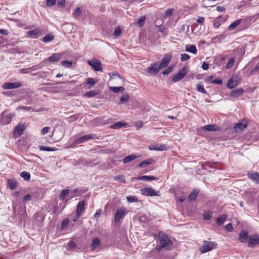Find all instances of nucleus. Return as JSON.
Here are the masks:
<instances>
[{
    "mask_svg": "<svg viewBox=\"0 0 259 259\" xmlns=\"http://www.w3.org/2000/svg\"><path fill=\"white\" fill-rule=\"evenodd\" d=\"M159 240L162 248L168 249L172 244L169 237L166 234H159Z\"/></svg>",
    "mask_w": 259,
    "mask_h": 259,
    "instance_id": "nucleus-1",
    "label": "nucleus"
},
{
    "mask_svg": "<svg viewBox=\"0 0 259 259\" xmlns=\"http://www.w3.org/2000/svg\"><path fill=\"white\" fill-rule=\"evenodd\" d=\"M142 195L146 196H159L160 193L159 191H155L153 189L150 187H146L141 190Z\"/></svg>",
    "mask_w": 259,
    "mask_h": 259,
    "instance_id": "nucleus-2",
    "label": "nucleus"
},
{
    "mask_svg": "<svg viewBox=\"0 0 259 259\" xmlns=\"http://www.w3.org/2000/svg\"><path fill=\"white\" fill-rule=\"evenodd\" d=\"M98 139L97 135L95 134H90L88 135H85L83 136L77 138L75 141L76 144H81L87 141H88L92 139Z\"/></svg>",
    "mask_w": 259,
    "mask_h": 259,
    "instance_id": "nucleus-3",
    "label": "nucleus"
},
{
    "mask_svg": "<svg viewBox=\"0 0 259 259\" xmlns=\"http://www.w3.org/2000/svg\"><path fill=\"white\" fill-rule=\"evenodd\" d=\"M187 73V69L186 67H183L172 78V81L177 82L183 78Z\"/></svg>",
    "mask_w": 259,
    "mask_h": 259,
    "instance_id": "nucleus-4",
    "label": "nucleus"
},
{
    "mask_svg": "<svg viewBox=\"0 0 259 259\" xmlns=\"http://www.w3.org/2000/svg\"><path fill=\"white\" fill-rule=\"evenodd\" d=\"M126 209L124 208H118L116 211L114 216V221L115 223L119 222L125 214Z\"/></svg>",
    "mask_w": 259,
    "mask_h": 259,
    "instance_id": "nucleus-5",
    "label": "nucleus"
},
{
    "mask_svg": "<svg viewBox=\"0 0 259 259\" xmlns=\"http://www.w3.org/2000/svg\"><path fill=\"white\" fill-rule=\"evenodd\" d=\"M259 243V235H250L248 239V246L249 247H253Z\"/></svg>",
    "mask_w": 259,
    "mask_h": 259,
    "instance_id": "nucleus-6",
    "label": "nucleus"
},
{
    "mask_svg": "<svg viewBox=\"0 0 259 259\" xmlns=\"http://www.w3.org/2000/svg\"><path fill=\"white\" fill-rule=\"evenodd\" d=\"M214 244L212 242L204 241L203 245L200 247V250L202 253H205L210 251L213 248Z\"/></svg>",
    "mask_w": 259,
    "mask_h": 259,
    "instance_id": "nucleus-7",
    "label": "nucleus"
},
{
    "mask_svg": "<svg viewBox=\"0 0 259 259\" xmlns=\"http://www.w3.org/2000/svg\"><path fill=\"white\" fill-rule=\"evenodd\" d=\"M22 83L20 81L14 82H6L3 85V89L9 90L17 89L21 87Z\"/></svg>",
    "mask_w": 259,
    "mask_h": 259,
    "instance_id": "nucleus-8",
    "label": "nucleus"
},
{
    "mask_svg": "<svg viewBox=\"0 0 259 259\" xmlns=\"http://www.w3.org/2000/svg\"><path fill=\"white\" fill-rule=\"evenodd\" d=\"M248 125V123L245 120H242V121L236 123L234 128L236 132H240L245 129Z\"/></svg>",
    "mask_w": 259,
    "mask_h": 259,
    "instance_id": "nucleus-9",
    "label": "nucleus"
},
{
    "mask_svg": "<svg viewBox=\"0 0 259 259\" xmlns=\"http://www.w3.org/2000/svg\"><path fill=\"white\" fill-rule=\"evenodd\" d=\"M171 58V55L170 54H166L162 58L160 63L159 64L160 67L163 68L166 67L168 64Z\"/></svg>",
    "mask_w": 259,
    "mask_h": 259,
    "instance_id": "nucleus-10",
    "label": "nucleus"
},
{
    "mask_svg": "<svg viewBox=\"0 0 259 259\" xmlns=\"http://www.w3.org/2000/svg\"><path fill=\"white\" fill-rule=\"evenodd\" d=\"M167 147L164 144H153L149 146V149L154 151L166 150Z\"/></svg>",
    "mask_w": 259,
    "mask_h": 259,
    "instance_id": "nucleus-11",
    "label": "nucleus"
},
{
    "mask_svg": "<svg viewBox=\"0 0 259 259\" xmlns=\"http://www.w3.org/2000/svg\"><path fill=\"white\" fill-rule=\"evenodd\" d=\"M88 64L92 66L96 71H99L102 70L101 63L94 60H91L88 61Z\"/></svg>",
    "mask_w": 259,
    "mask_h": 259,
    "instance_id": "nucleus-12",
    "label": "nucleus"
},
{
    "mask_svg": "<svg viewBox=\"0 0 259 259\" xmlns=\"http://www.w3.org/2000/svg\"><path fill=\"white\" fill-rule=\"evenodd\" d=\"M84 211V202L83 201H80L77 205L76 208V217L77 219H78L81 215V214Z\"/></svg>",
    "mask_w": 259,
    "mask_h": 259,
    "instance_id": "nucleus-13",
    "label": "nucleus"
},
{
    "mask_svg": "<svg viewBox=\"0 0 259 259\" xmlns=\"http://www.w3.org/2000/svg\"><path fill=\"white\" fill-rule=\"evenodd\" d=\"M160 69V66L157 63H155L148 69V72L150 74H156Z\"/></svg>",
    "mask_w": 259,
    "mask_h": 259,
    "instance_id": "nucleus-14",
    "label": "nucleus"
},
{
    "mask_svg": "<svg viewBox=\"0 0 259 259\" xmlns=\"http://www.w3.org/2000/svg\"><path fill=\"white\" fill-rule=\"evenodd\" d=\"M248 233L246 231L243 230L241 231L239 234V237L238 238V240L242 243L246 242L247 239H249Z\"/></svg>",
    "mask_w": 259,
    "mask_h": 259,
    "instance_id": "nucleus-15",
    "label": "nucleus"
},
{
    "mask_svg": "<svg viewBox=\"0 0 259 259\" xmlns=\"http://www.w3.org/2000/svg\"><path fill=\"white\" fill-rule=\"evenodd\" d=\"M24 130V126L21 124H19L17 125L15 129L14 135L16 136L17 137H20L22 134Z\"/></svg>",
    "mask_w": 259,
    "mask_h": 259,
    "instance_id": "nucleus-16",
    "label": "nucleus"
},
{
    "mask_svg": "<svg viewBox=\"0 0 259 259\" xmlns=\"http://www.w3.org/2000/svg\"><path fill=\"white\" fill-rule=\"evenodd\" d=\"M247 176L249 179L257 184H259V174L256 172H248Z\"/></svg>",
    "mask_w": 259,
    "mask_h": 259,
    "instance_id": "nucleus-17",
    "label": "nucleus"
},
{
    "mask_svg": "<svg viewBox=\"0 0 259 259\" xmlns=\"http://www.w3.org/2000/svg\"><path fill=\"white\" fill-rule=\"evenodd\" d=\"M243 93V90L241 88H239L233 90L230 93V96L232 98H237L241 96Z\"/></svg>",
    "mask_w": 259,
    "mask_h": 259,
    "instance_id": "nucleus-18",
    "label": "nucleus"
},
{
    "mask_svg": "<svg viewBox=\"0 0 259 259\" xmlns=\"http://www.w3.org/2000/svg\"><path fill=\"white\" fill-rule=\"evenodd\" d=\"M199 193V190L197 189L194 190L191 193L189 194L188 200L189 202H192L196 200L198 194Z\"/></svg>",
    "mask_w": 259,
    "mask_h": 259,
    "instance_id": "nucleus-19",
    "label": "nucleus"
},
{
    "mask_svg": "<svg viewBox=\"0 0 259 259\" xmlns=\"http://www.w3.org/2000/svg\"><path fill=\"white\" fill-rule=\"evenodd\" d=\"M62 57L61 54L54 53L49 58V61L50 62L54 63L59 61Z\"/></svg>",
    "mask_w": 259,
    "mask_h": 259,
    "instance_id": "nucleus-20",
    "label": "nucleus"
},
{
    "mask_svg": "<svg viewBox=\"0 0 259 259\" xmlns=\"http://www.w3.org/2000/svg\"><path fill=\"white\" fill-rule=\"evenodd\" d=\"M238 85L236 78H231L227 82V87L229 89H233Z\"/></svg>",
    "mask_w": 259,
    "mask_h": 259,
    "instance_id": "nucleus-21",
    "label": "nucleus"
},
{
    "mask_svg": "<svg viewBox=\"0 0 259 259\" xmlns=\"http://www.w3.org/2000/svg\"><path fill=\"white\" fill-rule=\"evenodd\" d=\"M41 31L39 28H36L28 32V35L32 38H37V36L41 33Z\"/></svg>",
    "mask_w": 259,
    "mask_h": 259,
    "instance_id": "nucleus-22",
    "label": "nucleus"
},
{
    "mask_svg": "<svg viewBox=\"0 0 259 259\" xmlns=\"http://www.w3.org/2000/svg\"><path fill=\"white\" fill-rule=\"evenodd\" d=\"M100 240L98 238H95L92 240L91 246L92 250H94L98 248L100 246Z\"/></svg>",
    "mask_w": 259,
    "mask_h": 259,
    "instance_id": "nucleus-23",
    "label": "nucleus"
},
{
    "mask_svg": "<svg viewBox=\"0 0 259 259\" xmlns=\"http://www.w3.org/2000/svg\"><path fill=\"white\" fill-rule=\"evenodd\" d=\"M185 50L186 52L192 53L193 54H196L197 52L196 47L194 45H186Z\"/></svg>",
    "mask_w": 259,
    "mask_h": 259,
    "instance_id": "nucleus-24",
    "label": "nucleus"
},
{
    "mask_svg": "<svg viewBox=\"0 0 259 259\" xmlns=\"http://www.w3.org/2000/svg\"><path fill=\"white\" fill-rule=\"evenodd\" d=\"M157 178L154 176H143L139 177L137 178V180H142L145 181H150L152 180H155Z\"/></svg>",
    "mask_w": 259,
    "mask_h": 259,
    "instance_id": "nucleus-25",
    "label": "nucleus"
},
{
    "mask_svg": "<svg viewBox=\"0 0 259 259\" xmlns=\"http://www.w3.org/2000/svg\"><path fill=\"white\" fill-rule=\"evenodd\" d=\"M8 185L9 187L12 190L15 189L17 186V182L15 179L8 180Z\"/></svg>",
    "mask_w": 259,
    "mask_h": 259,
    "instance_id": "nucleus-26",
    "label": "nucleus"
},
{
    "mask_svg": "<svg viewBox=\"0 0 259 259\" xmlns=\"http://www.w3.org/2000/svg\"><path fill=\"white\" fill-rule=\"evenodd\" d=\"M14 116L13 114H10L7 116H4L2 119L3 123L5 124L10 123Z\"/></svg>",
    "mask_w": 259,
    "mask_h": 259,
    "instance_id": "nucleus-27",
    "label": "nucleus"
},
{
    "mask_svg": "<svg viewBox=\"0 0 259 259\" xmlns=\"http://www.w3.org/2000/svg\"><path fill=\"white\" fill-rule=\"evenodd\" d=\"M125 125H126L125 123L123 122L122 121H118V122H117L112 124L110 126V128H112V129H119V128L122 127L123 126H124Z\"/></svg>",
    "mask_w": 259,
    "mask_h": 259,
    "instance_id": "nucleus-28",
    "label": "nucleus"
},
{
    "mask_svg": "<svg viewBox=\"0 0 259 259\" xmlns=\"http://www.w3.org/2000/svg\"><path fill=\"white\" fill-rule=\"evenodd\" d=\"M129 98L130 96L128 94H124L122 95L120 99L119 104H126L128 102Z\"/></svg>",
    "mask_w": 259,
    "mask_h": 259,
    "instance_id": "nucleus-29",
    "label": "nucleus"
},
{
    "mask_svg": "<svg viewBox=\"0 0 259 259\" xmlns=\"http://www.w3.org/2000/svg\"><path fill=\"white\" fill-rule=\"evenodd\" d=\"M227 218L226 215H222L220 217H218L216 219V224L218 226H221L223 224L225 221L226 220Z\"/></svg>",
    "mask_w": 259,
    "mask_h": 259,
    "instance_id": "nucleus-30",
    "label": "nucleus"
},
{
    "mask_svg": "<svg viewBox=\"0 0 259 259\" xmlns=\"http://www.w3.org/2000/svg\"><path fill=\"white\" fill-rule=\"evenodd\" d=\"M203 130L208 131H215L217 130V126L213 124H208L202 127Z\"/></svg>",
    "mask_w": 259,
    "mask_h": 259,
    "instance_id": "nucleus-31",
    "label": "nucleus"
},
{
    "mask_svg": "<svg viewBox=\"0 0 259 259\" xmlns=\"http://www.w3.org/2000/svg\"><path fill=\"white\" fill-rule=\"evenodd\" d=\"M137 158V156L134 154H131L125 157L123 159V162L125 163H128L130 161H132L135 159Z\"/></svg>",
    "mask_w": 259,
    "mask_h": 259,
    "instance_id": "nucleus-32",
    "label": "nucleus"
},
{
    "mask_svg": "<svg viewBox=\"0 0 259 259\" xmlns=\"http://www.w3.org/2000/svg\"><path fill=\"white\" fill-rule=\"evenodd\" d=\"M241 22V20L240 19H238L234 22H233L232 24H231L229 27L228 29L229 30H233L235 27H236Z\"/></svg>",
    "mask_w": 259,
    "mask_h": 259,
    "instance_id": "nucleus-33",
    "label": "nucleus"
},
{
    "mask_svg": "<svg viewBox=\"0 0 259 259\" xmlns=\"http://www.w3.org/2000/svg\"><path fill=\"white\" fill-rule=\"evenodd\" d=\"M109 89L114 93L122 92L124 91V88L122 87H112Z\"/></svg>",
    "mask_w": 259,
    "mask_h": 259,
    "instance_id": "nucleus-34",
    "label": "nucleus"
},
{
    "mask_svg": "<svg viewBox=\"0 0 259 259\" xmlns=\"http://www.w3.org/2000/svg\"><path fill=\"white\" fill-rule=\"evenodd\" d=\"M196 89L198 92L202 93L203 94H206L207 91L204 89L203 85L202 83H198L196 85Z\"/></svg>",
    "mask_w": 259,
    "mask_h": 259,
    "instance_id": "nucleus-35",
    "label": "nucleus"
},
{
    "mask_svg": "<svg viewBox=\"0 0 259 259\" xmlns=\"http://www.w3.org/2000/svg\"><path fill=\"white\" fill-rule=\"evenodd\" d=\"M20 176L26 181H29L30 179V174L29 172L23 171L20 174Z\"/></svg>",
    "mask_w": 259,
    "mask_h": 259,
    "instance_id": "nucleus-36",
    "label": "nucleus"
},
{
    "mask_svg": "<svg viewBox=\"0 0 259 259\" xmlns=\"http://www.w3.org/2000/svg\"><path fill=\"white\" fill-rule=\"evenodd\" d=\"M98 94V93L96 91H91L86 92L84 94V96L89 98H91L96 96Z\"/></svg>",
    "mask_w": 259,
    "mask_h": 259,
    "instance_id": "nucleus-37",
    "label": "nucleus"
},
{
    "mask_svg": "<svg viewBox=\"0 0 259 259\" xmlns=\"http://www.w3.org/2000/svg\"><path fill=\"white\" fill-rule=\"evenodd\" d=\"M152 161V159H149L148 160H144L142 161L140 164L138 165L139 167H143L147 166L148 165L151 163Z\"/></svg>",
    "mask_w": 259,
    "mask_h": 259,
    "instance_id": "nucleus-38",
    "label": "nucleus"
},
{
    "mask_svg": "<svg viewBox=\"0 0 259 259\" xmlns=\"http://www.w3.org/2000/svg\"><path fill=\"white\" fill-rule=\"evenodd\" d=\"M69 190L67 189H63L60 195V199L63 200L65 199V197L68 195Z\"/></svg>",
    "mask_w": 259,
    "mask_h": 259,
    "instance_id": "nucleus-39",
    "label": "nucleus"
},
{
    "mask_svg": "<svg viewBox=\"0 0 259 259\" xmlns=\"http://www.w3.org/2000/svg\"><path fill=\"white\" fill-rule=\"evenodd\" d=\"M146 20V17L145 16H141L139 19V21H138L137 23V25L138 27H142L144 25L145 22Z\"/></svg>",
    "mask_w": 259,
    "mask_h": 259,
    "instance_id": "nucleus-40",
    "label": "nucleus"
},
{
    "mask_svg": "<svg viewBox=\"0 0 259 259\" xmlns=\"http://www.w3.org/2000/svg\"><path fill=\"white\" fill-rule=\"evenodd\" d=\"M54 39V37L51 34H47L45 36L42 38V41L44 42H48L52 41Z\"/></svg>",
    "mask_w": 259,
    "mask_h": 259,
    "instance_id": "nucleus-41",
    "label": "nucleus"
},
{
    "mask_svg": "<svg viewBox=\"0 0 259 259\" xmlns=\"http://www.w3.org/2000/svg\"><path fill=\"white\" fill-rule=\"evenodd\" d=\"M173 13V9H167L164 15V18L165 19L169 18Z\"/></svg>",
    "mask_w": 259,
    "mask_h": 259,
    "instance_id": "nucleus-42",
    "label": "nucleus"
},
{
    "mask_svg": "<svg viewBox=\"0 0 259 259\" xmlns=\"http://www.w3.org/2000/svg\"><path fill=\"white\" fill-rule=\"evenodd\" d=\"M115 181H120L122 183H125V177L122 175H118L114 178Z\"/></svg>",
    "mask_w": 259,
    "mask_h": 259,
    "instance_id": "nucleus-43",
    "label": "nucleus"
},
{
    "mask_svg": "<svg viewBox=\"0 0 259 259\" xmlns=\"http://www.w3.org/2000/svg\"><path fill=\"white\" fill-rule=\"evenodd\" d=\"M127 201L130 202H137L138 201V198L136 196H131L126 197Z\"/></svg>",
    "mask_w": 259,
    "mask_h": 259,
    "instance_id": "nucleus-44",
    "label": "nucleus"
},
{
    "mask_svg": "<svg viewBox=\"0 0 259 259\" xmlns=\"http://www.w3.org/2000/svg\"><path fill=\"white\" fill-rule=\"evenodd\" d=\"M121 33V30L119 27H116L114 30V35L115 37H118Z\"/></svg>",
    "mask_w": 259,
    "mask_h": 259,
    "instance_id": "nucleus-45",
    "label": "nucleus"
},
{
    "mask_svg": "<svg viewBox=\"0 0 259 259\" xmlns=\"http://www.w3.org/2000/svg\"><path fill=\"white\" fill-rule=\"evenodd\" d=\"M235 62V59L234 58H231L226 64V67L227 69L231 68Z\"/></svg>",
    "mask_w": 259,
    "mask_h": 259,
    "instance_id": "nucleus-46",
    "label": "nucleus"
},
{
    "mask_svg": "<svg viewBox=\"0 0 259 259\" xmlns=\"http://www.w3.org/2000/svg\"><path fill=\"white\" fill-rule=\"evenodd\" d=\"M39 150L41 151H54L56 150L55 148L47 147L44 146H41L39 147Z\"/></svg>",
    "mask_w": 259,
    "mask_h": 259,
    "instance_id": "nucleus-47",
    "label": "nucleus"
},
{
    "mask_svg": "<svg viewBox=\"0 0 259 259\" xmlns=\"http://www.w3.org/2000/svg\"><path fill=\"white\" fill-rule=\"evenodd\" d=\"M69 224V220L68 219H64L61 225V230H64L65 229L66 227Z\"/></svg>",
    "mask_w": 259,
    "mask_h": 259,
    "instance_id": "nucleus-48",
    "label": "nucleus"
},
{
    "mask_svg": "<svg viewBox=\"0 0 259 259\" xmlns=\"http://www.w3.org/2000/svg\"><path fill=\"white\" fill-rule=\"evenodd\" d=\"M72 64V61H63L61 62V65L65 67H70Z\"/></svg>",
    "mask_w": 259,
    "mask_h": 259,
    "instance_id": "nucleus-49",
    "label": "nucleus"
},
{
    "mask_svg": "<svg viewBox=\"0 0 259 259\" xmlns=\"http://www.w3.org/2000/svg\"><path fill=\"white\" fill-rule=\"evenodd\" d=\"M81 12L79 8H77L73 14L74 17H78L81 15Z\"/></svg>",
    "mask_w": 259,
    "mask_h": 259,
    "instance_id": "nucleus-50",
    "label": "nucleus"
},
{
    "mask_svg": "<svg viewBox=\"0 0 259 259\" xmlns=\"http://www.w3.org/2000/svg\"><path fill=\"white\" fill-rule=\"evenodd\" d=\"M181 56V60L182 61H186L190 58V56L187 54H182Z\"/></svg>",
    "mask_w": 259,
    "mask_h": 259,
    "instance_id": "nucleus-51",
    "label": "nucleus"
},
{
    "mask_svg": "<svg viewBox=\"0 0 259 259\" xmlns=\"http://www.w3.org/2000/svg\"><path fill=\"white\" fill-rule=\"evenodd\" d=\"M56 3V0H47L46 5L48 7H52Z\"/></svg>",
    "mask_w": 259,
    "mask_h": 259,
    "instance_id": "nucleus-52",
    "label": "nucleus"
},
{
    "mask_svg": "<svg viewBox=\"0 0 259 259\" xmlns=\"http://www.w3.org/2000/svg\"><path fill=\"white\" fill-rule=\"evenodd\" d=\"M67 246L70 249H75L76 248V244L75 243L71 240L67 244Z\"/></svg>",
    "mask_w": 259,
    "mask_h": 259,
    "instance_id": "nucleus-53",
    "label": "nucleus"
},
{
    "mask_svg": "<svg viewBox=\"0 0 259 259\" xmlns=\"http://www.w3.org/2000/svg\"><path fill=\"white\" fill-rule=\"evenodd\" d=\"M172 68H173L172 66H169L167 68L163 71L162 74L164 75H168L170 72H171Z\"/></svg>",
    "mask_w": 259,
    "mask_h": 259,
    "instance_id": "nucleus-54",
    "label": "nucleus"
},
{
    "mask_svg": "<svg viewBox=\"0 0 259 259\" xmlns=\"http://www.w3.org/2000/svg\"><path fill=\"white\" fill-rule=\"evenodd\" d=\"M212 216V212H209L203 214V219L205 220H209Z\"/></svg>",
    "mask_w": 259,
    "mask_h": 259,
    "instance_id": "nucleus-55",
    "label": "nucleus"
},
{
    "mask_svg": "<svg viewBox=\"0 0 259 259\" xmlns=\"http://www.w3.org/2000/svg\"><path fill=\"white\" fill-rule=\"evenodd\" d=\"M87 84H90L91 87H93L95 84V81L93 78H89L87 80Z\"/></svg>",
    "mask_w": 259,
    "mask_h": 259,
    "instance_id": "nucleus-56",
    "label": "nucleus"
},
{
    "mask_svg": "<svg viewBox=\"0 0 259 259\" xmlns=\"http://www.w3.org/2000/svg\"><path fill=\"white\" fill-rule=\"evenodd\" d=\"M50 130V127L49 126H46V127H44L41 130V134L42 135L46 134L47 133H48L49 132Z\"/></svg>",
    "mask_w": 259,
    "mask_h": 259,
    "instance_id": "nucleus-57",
    "label": "nucleus"
},
{
    "mask_svg": "<svg viewBox=\"0 0 259 259\" xmlns=\"http://www.w3.org/2000/svg\"><path fill=\"white\" fill-rule=\"evenodd\" d=\"M213 25L215 28H218L220 26V23L219 21V18L218 17L215 19L213 21Z\"/></svg>",
    "mask_w": 259,
    "mask_h": 259,
    "instance_id": "nucleus-58",
    "label": "nucleus"
},
{
    "mask_svg": "<svg viewBox=\"0 0 259 259\" xmlns=\"http://www.w3.org/2000/svg\"><path fill=\"white\" fill-rule=\"evenodd\" d=\"M65 4V0H58L57 2V6L58 7L62 8Z\"/></svg>",
    "mask_w": 259,
    "mask_h": 259,
    "instance_id": "nucleus-59",
    "label": "nucleus"
},
{
    "mask_svg": "<svg viewBox=\"0 0 259 259\" xmlns=\"http://www.w3.org/2000/svg\"><path fill=\"white\" fill-rule=\"evenodd\" d=\"M225 229L228 232H230L233 229L232 225L231 223H229L225 226Z\"/></svg>",
    "mask_w": 259,
    "mask_h": 259,
    "instance_id": "nucleus-60",
    "label": "nucleus"
},
{
    "mask_svg": "<svg viewBox=\"0 0 259 259\" xmlns=\"http://www.w3.org/2000/svg\"><path fill=\"white\" fill-rule=\"evenodd\" d=\"M31 196L29 194H27L23 197V201L24 202H26V201H29L31 200Z\"/></svg>",
    "mask_w": 259,
    "mask_h": 259,
    "instance_id": "nucleus-61",
    "label": "nucleus"
},
{
    "mask_svg": "<svg viewBox=\"0 0 259 259\" xmlns=\"http://www.w3.org/2000/svg\"><path fill=\"white\" fill-rule=\"evenodd\" d=\"M259 70V65H256L253 68V69L250 71V74H253L256 72H257Z\"/></svg>",
    "mask_w": 259,
    "mask_h": 259,
    "instance_id": "nucleus-62",
    "label": "nucleus"
},
{
    "mask_svg": "<svg viewBox=\"0 0 259 259\" xmlns=\"http://www.w3.org/2000/svg\"><path fill=\"white\" fill-rule=\"evenodd\" d=\"M212 83L217 84H222L223 81L221 79H215L212 81Z\"/></svg>",
    "mask_w": 259,
    "mask_h": 259,
    "instance_id": "nucleus-63",
    "label": "nucleus"
},
{
    "mask_svg": "<svg viewBox=\"0 0 259 259\" xmlns=\"http://www.w3.org/2000/svg\"><path fill=\"white\" fill-rule=\"evenodd\" d=\"M143 125V122L141 121H138L136 123V126L138 129L141 128Z\"/></svg>",
    "mask_w": 259,
    "mask_h": 259,
    "instance_id": "nucleus-64",
    "label": "nucleus"
}]
</instances>
